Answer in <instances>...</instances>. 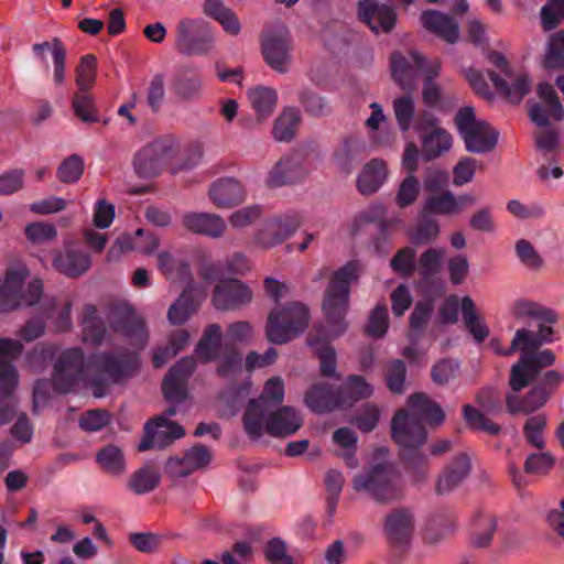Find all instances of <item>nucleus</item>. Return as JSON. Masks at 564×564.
Wrapping results in <instances>:
<instances>
[{"mask_svg": "<svg viewBox=\"0 0 564 564\" xmlns=\"http://www.w3.org/2000/svg\"><path fill=\"white\" fill-rule=\"evenodd\" d=\"M360 275V265L351 260L334 271L325 290L323 311L325 325L316 326L308 343L321 361V375L326 378L337 377L336 351L330 340L343 335L347 328L345 316L348 308L350 286Z\"/></svg>", "mask_w": 564, "mask_h": 564, "instance_id": "f257e3e1", "label": "nucleus"}, {"mask_svg": "<svg viewBox=\"0 0 564 564\" xmlns=\"http://www.w3.org/2000/svg\"><path fill=\"white\" fill-rule=\"evenodd\" d=\"M410 411L399 410L391 422V435L401 447L400 458L411 470L415 481L426 478L427 456L420 452L426 441L423 421L430 425H440L445 419L442 408L426 394L416 392L409 397Z\"/></svg>", "mask_w": 564, "mask_h": 564, "instance_id": "f03ea898", "label": "nucleus"}, {"mask_svg": "<svg viewBox=\"0 0 564 564\" xmlns=\"http://www.w3.org/2000/svg\"><path fill=\"white\" fill-rule=\"evenodd\" d=\"M372 392V387L361 376L349 375L337 389L326 382L312 384L305 392L304 403L312 412L322 414L351 408Z\"/></svg>", "mask_w": 564, "mask_h": 564, "instance_id": "7ed1b4c3", "label": "nucleus"}, {"mask_svg": "<svg viewBox=\"0 0 564 564\" xmlns=\"http://www.w3.org/2000/svg\"><path fill=\"white\" fill-rule=\"evenodd\" d=\"M139 367L138 355L129 350L94 354L89 360L91 370L89 387L93 394L96 398L105 397L111 384L132 377L138 372Z\"/></svg>", "mask_w": 564, "mask_h": 564, "instance_id": "20e7f679", "label": "nucleus"}, {"mask_svg": "<svg viewBox=\"0 0 564 564\" xmlns=\"http://www.w3.org/2000/svg\"><path fill=\"white\" fill-rule=\"evenodd\" d=\"M357 492H367L380 503L399 500L403 494L400 471L389 463H379L358 473L352 478Z\"/></svg>", "mask_w": 564, "mask_h": 564, "instance_id": "39448f33", "label": "nucleus"}, {"mask_svg": "<svg viewBox=\"0 0 564 564\" xmlns=\"http://www.w3.org/2000/svg\"><path fill=\"white\" fill-rule=\"evenodd\" d=\"M284 400V382L281 377L269 378L257 399H250L243 416V429L252 440L263 435V425L267 415L282 406Z\"/></svg>", "mask_w": 564, "mask_h": 564, "instance_id": "423d86ee", "label": "nucleus"}, {"mask_svg": "<svg viewBox=\"0 0 564 564\" xmlns=\"http://www.w3.org/2000/svg\"><path fill=\"white\" fill-rule=\"evenodd\" d=\"M310 322L308 308L299 302L271 311L265 326L267 339L275 345L291 341L301 335Z\"/></svg>", "mask_w": 564, "mask_h": 564, "instance_id": "0eeeda50", "label": "nucleus"}, {"mask_svg": "<svg viewBox=\"0 0 564 564\" xmlns=\"http://www.w3.org/2000/svg\"><path fill=\"white\" fill-rule=\"evenodd\" d=\"M29 270L24 264L11 265L7 269L6 278L0 286V311L10 312L22 305L32 306L42 296L43 283L39 279L32 280L23 292Z\"/></svg>", "mask_w": 564, "mask_h": 564, "instance_id": "6e6552de", "label": "nucleus"}, {"mask_svg": "<svg viewBox=\"0 0 564 564\" xmlns=\"http://www.w3.org/2000/svg\"><path fill=\"white\" fill-rule=\"evenodd\" d=\"M180 144L174 135L156 138L134 154L132 160L134 173L143 180L158 176L176 156Z\"/></svg>", "mask_w": 564, "mask_h": 564, "instance_id": "1a4fd4ad", "label": "nucleus"}, {"mask_svg": "<svg viewBox=\"0 0 564 564\" xmlns=\"http://www.w3.org/2000/svg\"><path fill=\"white\" fill-rule=\"evenodd\" d=\"M475 401L481 410L470 404L463 406V417L467 427L471 431L485 432L494 436L499 435L501 426L487 417L486 414L498 415L502 412L500 392L494 387H485L476 393Z\"/></svg>", "mask_w": 564, "mask_h": 564, "instance_id": "9d476101", "label": "nucleus"}, {"mask_svg": "<svg viewBox=\"0 0 564 564\" xmlns=\"http://www.w3.org/2000/svg\"><path fill=\"white\" fill-rule=\"evenodd\" d=\"M215 45V37L207 21L184 18L175 26V48L184 55H206Z\"/></svg>", "mask_w": 564, "mask_h": 564, "instance_id": "9b49d317", "label": "nucleus"}, {"mask_svg": "<svg viewBox=\"0 0 564 564\" xmlns=\"http://www.w3.org/2000/svg\"><path fill=\"white\" fill-rule=\"evenodd\" d=\"M91 370L85 368V358L80 348L64 350L55 361L52 384L58 393H69L77 389L80 381L87 382Z\"/></svg>", "mask_w": 564, "mask_h": 564, "instance_id": "f8f14e48", "label": "nucleus"}, {"mask_svg": "<svg viewBox=\"0 0 564 564\" xmlns=\"http://www.w3.org/2000/svg\"><path fill=\"white\" fill-rule=\"evenodd\" d=\"M262 55L265 63L275 72L284 74L292 61V39L284 26L267 31L261 41Z\"/></svg>", "mask_w": 564, "mask_h": 564, "instance_id": "ddd939ff", "label": "nucleus"}, {"mask_svg": "<svg viewBox=\"0 0 564 564\" xmlns=\"http://www.w3.org/2000/svg\"><path fill=\"white\" fill-rule=\"evenodd\" d=\"M555 356L552 350L545 349L530 354H522L521 358L511 367L509 386L519 392L535 381L544 367L552 366Z\"/></svg>", "mask_w": 564, "mask_h": 564, "instance_id": "4468645a", "label": "nucleus"}, {"mask_svg": "<svg viewBox=\"0 0 564 564\" xmlns=\"http://www.w3.org/2000/svg\"><path fill=\"white\" fill-rule=\"evenodd\" d=\"M390 59L392 78L406 91L415 89L419 74L425 75L432 64V59L425 58L415 51L408 54L394 52Z\"/></svg>", "mask_w": 564, "mask_h": 564, "instance_id": "2eb2a0df", "label": "nucleus"}, {"mask_svg": "<svg viewBox=\"0 0 564 564\" xmlns=\"http://www.w3.org/2000/svg\"><path fill=\"white\" fill-rule=\"evenodd\" d=\"M414 527V514L409 508H394L387 513L382 530L389 545L403 551L412 540Z\"/></svg>", "mask_w": 564, "mask_h": 564, "instance_id": "dca6fc26", "label": "nucleus"}, {"mask_svg": "<svg viewBox=\"0 0 564 564\" xmlns=\"http://www.w3.org/2000/svg\"><path fill=\"white\" fill-rule=\"evenodd\" d=\"M197 367L192 356L183 357L173 365L162 381L164 398L171 403H182L187 398V382Z\"/></svg>", "mask_w": 564, "mask_h": 564, "instance_id": "f3484780", "label": "nucleus"}, {"mask_svg": "<svg viewBox=\"0 0 564 564\" xmlns=\"http://www.w3.org/2000/svg\"><path fill=\"white\" fill-rule=\"evenodd\" d=\"M302 223L303 218L296 212L276 216L257 232L256 243L265 249L280 245L291 238Z\"/></svg>", "mask_w": 564, "mask_h": 564, "instance_id": "a211bd4d", "label": "nucleus"}, {"mask_svg": "<svg viewBox=\"0 0 564 564\" xmlns=\"http://www.w3.org/2000/svg\"><path fill=\"white\" fill-rule=\"evenodd\" d=\"M184 429L176 422L159 415L144 425V435L138 445L139 452L153 447L164 448L184 435Z\"/></svg>", "mask_w": 564, "mask_h": 564, "instance_id": "6ab92c4d", "label": "nucleus"}, {"mask_svg": "<svg viewBox=\"0 0 564 564\" xmlns=\"http://www.w3.org/2000/svg\"><path fill=\"white\" fill-rule=\"evenodd\" d=\"M386 208L382 204H372L359 213L355 218L356 225L377 224L379 235L375 239V248L378 253H387V246L392 232L400 229L402 220L398 217L386 219Z\"/></svg>", "mask_w": 564, "mask_h": 564, "instance_id": "aec40b11", "label": "nucleus"}, {"mask_svg": "<svg viewBox=\"0 0 564 564\" xmlns=\"http://www.w3.org/2000/svg\"><path fill=\"white\" fill-rule=\"evenodd\" d=\"M109 322L111 328L131 340L143 344L147 338L144 322L127 303L112 305Z\"/></svg>", "mask_w": 564, "mask_h": 564, "instance_id": "412c9836", "label": "nucleus"}, {"mask_svg": "<svg viewBox=\"0 0 564 564\" xmlns=\"http://www.w3.org/2000/svg\"><path fill=\"white\" fill-rule=\"evenodd\" d=\"M251 290L237 279L220 280L214 289L213 304L217 310L231 311L250 303Z\"/></svg>", "mask_w": 564, "mask_h": 564, "instance_id": "4be33fe9", "label": "nucleus"}, {"mask_svg": "<svg viewBox=\"0 0 564 564\" xmlns=\"http://www.w3.org/2000/svg\"><path fill=\"white\" fill-rule=\"evenodd\" d=\"M307 171L304 166V154L292 152L283 155L270 170L265 184L271 187H281L301 181Z\"/></svg>", "mask_w": 564, "mask_h": 564, "instance_id": "5701e85b", "label": "nucleus"}, {"mask_svg": "<svg viewBox=\"0 0 564 564\" xmlns=\"http://www.w3.org/2000/svg\"><path fill=\"white\" fill-rule=\"evenodd\" d=\"M358 18L375 33H389L395 25L397 13L393 8L372 0L358 1Z\"/></svg>", "mask_w": 564, "mask_h": 564, "instance_id": "b1692460", "label": "nucleus"}, {"mask_svg": "<svg viewBox=\"0 0 564 564\" xmlns=\"http://www.w3.org/2000/svg\"><path fill=\"white\" fill-rule=\"evenodd\" d=\"M212 453L203 444H196L185 452L183 457H171L166 462L165 470L172 477H185L196 469L203 468L209 464Z\"/></svg>", "mask_w": 564, "mask_h": 564, "instance_id": "393cba45", "label": "nucleus"}, {"mask_svg": "<svg viewBox=\"0 0 564 564\" xmlns=\"http://www.w3.org/2000/svg\"><path fill=\"white\" fill-rule=\"evenodd\" d=\"M303 424L302 416L292 406H280L270 412L263 425V432L275 437H284L297 432Z\"/></svg>", "mask_w": 564, "mask_h": 564, "instance_id": "a878e982", "label": "nucleus"}, {"mask_svg": "<svg viewBox=\"0 0 564 564\" xmlns=\"http://www.w3.org/2000/svg\"><path fill=\"white\" fill-rule=\"evenodd\" d=\"M171 91L181 101L196 100L202 95V77L197 67L181 66L173 76Z\"/></svg>", "mask_w": 564, "mask_h": 564, "instance_id": "bb28decb", "label": "nucleus"}, {"mask_svg": "<svg viewBox=\"0 0 564 564\" xmlns=\"http://www.w3.org/2000/svg\"><path fill=\"white\" fill-rule=\"evenodd\" d=\"M422 25L431 33L448 44H454L459 37L457 22L446 13L437 10H425L421 14Z\"/></svg>", "mask_w": 564, "mask_h": 564, "instance_id": "cd10ccee", "label": "nucleus"}, {"mask_svg": "<svg viewBox=\"0 0 564 564\" xmlns=\"http://www.w3.org/2000/svg\"><path fill=\"white\" fill-rule=\"evenodd\" d=\"M209 198L219 208H230L245 200L246 192L238 180L224 177L212 184Z\"/></svg>", "mask_w": 564, "mask_h": 564, "instance_id": "c85d7f7f", "label": "nucleus"}, {"mask_svg": "<svg viewBox=\"0 0 564 564\" xmlns=\"http://www.w3.org/2000/svg\"><path fill=\"white\" fill-rule=\"evenodd\" d=\"M90 264L91 259L87 252L70 247L56 252L53 259L54 269L68 278L83 275Z\"/></svg>", "mask_w": 564, "mask_h": 564, "instance_id": "c756f323", "label": "nucleus"}, {"mask_svg": "<svg viewBox=\"0 0 564 564\" xmlns=\"http://www.w3.org/2000/svg\"><path fill=\"white\" fill-rule=\"evenodd\" d=\"M50 51L53 58V80L55 85L59 86L65 80L66 73V46L61 39L54 37L52 41L42 43H34L32 52L34 56L41 61H46L45 52Z\"/></svg>", "mask_w": 564, "mask_h": 564, "instance_id": "7c9ffc66", "label": "nucleus"}, {"mask_svg": "<svg viewBox=\"0 0 564 564\" xmlns=\"http://www.w3.org/2000/svg\"><path fill=\"white\" fill-rule=\"evenodd\" d=\"M488 76L492 82L498 93L506 96V98L513 104H519L529 94L531 89V80L527 74H518L507 77L510 82L501 77L495 70H489Z\"/></svg>", "mask_w": 564, "mask_h": 564, "instance_id": "2f4dec72", "label": "nucleus"}, {"mask_svg": "<svg viewBox=\"0 0 564 564\" xmlns=\"http://www.w3.org/2000/svg\"><path fill=\"white\" fill-rule=\"evenodd\" d=\"M184 227L194 234L219 238L226 230L224 219L209 213H188L183 217Z\"/></svg>", "mask_w": 564, "mask_h": 564, "instance_id": "473e14b6", "label": "nucleus"}, {"mask_svg": "<svg viewBox=\"0 0 564 564\" xmlns=\"http://www.w3.org/2000/svg\"><path fill=\"white\" fill-rule=\"evenodd\" d=\"M470 468V459L467 454L456 456L438 477L436 492L440 495L451 492L469 475Z\"/></svg>", "mask_w": 564, "mask_h": 564, "instance_id": "72a5a7b5", "label": "nucleus"}, {"mask_svg": "<svg viewBox=\"0 0 564 564\" xmlns=\"http://www.w3.org/2000/svg\"><path fill=\"white\" fill-rule=\"evenodd\" d=\"M518 392L513 391L506 395V409L509 414H531L542 408L547 400L546 392H542L541 388L533 384L532 389L524 395L519 397Z\"/></svg>", "mask_w": 564, "mask_h": 564, "instance_id": "f704fd0d", "label": "nucleus"}, {"mask_svg": "<svg viewBox=\"0 0 564 564\" xmlns=\"http://www.w3.org/2000/svg\"><path fill=\"white\" fill-rule=\"evenodd\" d=\"M366 148V142L361 137L356 134L345 137L334 154L337 165L345 173H350L354 166L364 159Z\"/></svg>", "mask_w": 564, "mask_h": 564, "instance_id": "c9c22d12", "label": "nucleus"}, {"mask_svg": "<svg viewBox=\"0 0 564 564\" xmlns=\"http://www.w3.org/2000/svg\"><path fill=\"white\" fill-rule=\"evenodd\" d=\"M473 135L463 134L466 150L471 153H488L492 151L498 142L499 132L486 121L471 129Z\"/></svg>", "mask_w": 564, "mask_h": 564, "instance_id": "e433bc0d", "label": "nucleus"}, {"mask_svg": "<svg viewBox=\"0 0 564 564\" xmlns=\"http://www.w3.org/2000/svg\"><path fill=\"white\" fill-rule=\"evenodd\" d=\"M387 178V165L382 160L373 159L367 163L357 178V188L362 195L376 193Z\"/></svg>", "mask_w": 564, "mask_h": 564, "instance_id": "4c0bfd02", "label": "nucleus"}, {"mask_svg": "<svg viewBox=\"0 0 564 564\" xmlns=\"http://www.w3.org/2000/svg\"><path fill=\"white\" fill-rule=\"evenodd\" d=\"M83 340L91 345H100L107 334L105 321L98 315L97 308L93 304H86L82 317Z\"/></svg>", "mask_w": 564, "mask_h": 564, "instance_id": "58836bf2", "label": "nucleus"}, {"mask_svg": "<svg viewBox=\"0 0 564 564\" xmlns=\"http://www.w3.org/2000/svg\"><path fill=\"white\" fill-rule=\"evenodd\" d=\"M446 250L444 248H429L417 259L416 272L425 282L432 281L444 267Z\"/></svg>", "mask_w": 564, "mask_h": 564, "instance_id": "ea45409f", "label": "nucleus"}, {"mask_svg": "<svg viewBox=\"0 0 564 564\" xmlns=\"http://www.w3.org/2000/svg\"><path fill=\"white\" fill-rule=\"evenodd\" d=\"M497 529V520L491 513L477 511L473 518L471 544L478 549L488 547Z\"/></svg>", "mask_w": 564, "mask_h": 564, "instance_id": "a19ab883", "label": "nucleus"}, {"mask_svg": "<svg viewBox=\"0 0 564 564\" xmlns=\"http://www.w3.org/2000/svg\"><path fill=\"white\" fill-rule=\"evenodd\" d=\"M221 344V328L218 324H209L200 339L198 340L195 352L200 361L209 362L217 359Z\"/></svg>", "mask_w": 564, "mask_h": 564, "instance_id": "79ce46f5", "label": "nucleus"}, {"mask_svg": "<svg viewBox=\"0 0 564 564\" xmlns=\"http://www.w3.org/2000/svg\"><path fill=\"white\" fill-rule=\"evenodd\" d=\"M420 138L422 140V154L426 161L438 158L452 147L451 134L442 128L423 133Z\"/></svg>", "mask_w": 564, "mask_h": 564, "instance_id": "37998d69", "label": "nucleus"}, {"mask_svg": "<svg viewBox=\"0 0 564 564\" xmlns=\"http://www.w3.org/2000/svg\"><path fill=\"white\" fill-rule=\"evenodd\" d=\"M161 481V475L158 469L151 465H144L137 469L127 482V488L135 495H145L158 488Z\"/></svg>", "mask_w": 564, "mask_h": 564, "instance_id": "c03bdc74", "label": "nucleus"}, {"mask_svg": "<svg viewBox=\"0 0 564 564\" xmlns=\"http://www.w3.org/2000/svg\"><path fill=\"white\" fill-rule=\"evenodd\" d=\"M198 301L192 286H186L178 299L170 306L167 318L174 325H182L196 312Z\"/></svg>", "mask_w": 564, "mask_h": 564, "instance_id": "a18cd8bd", "label": "nucleus"}, {"mask_svg": "<svg viewBox=\"0 0 564 564\" xmlns=\"http://www.w3.org/2000/svg\"><path fill=\"white\" fill-rule=\"evenodd\" d=\"M96 462L100 468L111 475L121 476L126 471V458L120 447L107 444L96 454Z\"/></svg>", "mask_w": 564, "mask_h": 564, "instance_id": "49530a36", "label": "nucleus"}, {"mask_svg": "<svg viewBox=\"0 0 564 564\" xmlns=\"http://www.w3.org/2000/svg\"><path fill=\"white\" fill-rule=\"evenodd\" d=\"M462 316L465 327L473 335L477 343H481L489 335L488 326L481 322L480 317L476 313L475 303L470 296H464L462 299Z\"/></svg>", "mask_w": 564, "mask_h": 564, "instance_id": "de8ad7c7", "label": "nucleus"}, {"mask_svg": "<svg viewBox=\"0 0 564 564\" xmlns=\"http://www.w3.org/2000/svg\"><path fill=\"white\" fill-rule=\"evenodd\" d=\"M248 97L259 120L268 118L273 112L278 101L276 91L263 86L251 89Z\"/></svg>", "mask_w": 564, "mask_h": 564, "instance_id": "09e8293b", "label": "nucleus"}, {"mask_svg": "<svg viewBox=\"0 0 564 564\" xmlns=\"http://www.w3.org/2000/svg\"><path fill=\"white\" fill-rule=\"evenodd\" d=\"M301 121L300 112L296 108L285 109L274 121L273 137L278 141H291L299 128Z\"/></svg>", "mask_w": 564, "mask_h": 564, "instance_id": "8fccbe9b", "label": "nucleus"}, {"mask_svg": "<svg viewBox=\"0 0 564 564\" xmlns=\"http://www.w3.org/2000/svg\"><path fill=\"white\" fill-rule=\"evenodd\" d=\"M217 373L225 378L235 380L242 371V355L241 352L231 347L225 345L220 355H218Z\"/></svg>", "mask_w": 564, "mask_h": 564, "instance_id": "3c124183", "label": "nucleus"}, {"mask_svg": "<svg viewBox=\"0 0 564 564\" xmlns=\"http://www.w3.org/2000/svg\"><path fill=\"white\" fill-rule=\"evenodd\" d=\"M423 213L427 215H454L460 213L455 195L446 189L441 195H432L425 199Z\"/></svg>", "mask_w": 564, "mask_h": 564, "instance_id": "603ef678", "label": "nucleus"}, {"mask_svg": "<svg viewBox=\"0 0 564 564\" xmlns=\"http://www.w3.org/2000/svg\"><path fill=\"white\" fill-rule=\"evenodd\" d=\"M513 316L517 319L534 318L540 322L553 324L556 321V315L553 311L541 306L540 304L521 300L514 303L512 308Z\"/></svg>", "mask_w": 564, "mask_h": 564, "instance_id": "864d4df0", "label": "nucleus"}, {"mask_svg": "<svg viewBox=\"0 0 564 564\" xmlns=\"http://www.w3.org/2000/svg\"><path fill=\"white\" fill-rule=\"evenodd\" d=\"M441 70V62L437 58L432 59V64L424 75L422 88L423 102L429 107H434L441 99V87L434 82Z\"/></svg>", "mask_w": 564, "mask_h": 564, "instance_id": "5fc2aeb1", "label": "nucleus"}, {"mask_svg": "<svg viewBox=\"0 0 564 564\" xmlns=\"http://www.w3.org/2000/svg\"><path fill=\"white\" fill-rule=\"evenodd\" d=\"M440 224L437 219L423 213L412 234V241L415 245H429L435 241L440 235Z\"/></svg>", "mask_w": 564, "mask_h": 564, "instance_id": "6e6d98bb", "label": "nucleus"}, {"mask_svg": "<svg viewBox=\"0 0 564 564\" xmlns=\"http://www.w3.org/2000/svg\"><path fill=\"white\" fill-rule=\"evenodd\" d=\"M543 344L544 341L536 333L525 328H520L516 332L510 347L503 352L513 354L517 350H521L522 354L535 352Z\"/></svg>", "mask_w": 564, "mask_h": 564, "instance_id": "4d7b16f0", "label": "nucleus"}, {"mask_svg": "<svg viewBox=\"0 0 564 564\" xmlns=\"http://www.w3.org/2000/svg\"><path fill=\"white\" fill-rule=\"evenodd\" d=\"M299 101L305 112L312 117H323L329 113L330 107L324 97L310 88H303L299 93Z\"/></svg>", "mask_w": 564, "mask_h": 564, "instance_id": "13d9d810", "label": "nucleus"}, {"mask_svg": "<svg viewBox=\"0 0 564 564\" xmlns=\"http://www.w3.org/2000/svg\"><path fill=\"white\" fill-rule=\"evenodd\" d=\"M19 384V372L10 359L0 356V395L9 399L13 395Z\"/></svg>", "mask_w": 564, "mask_h": 564, "instance_id": "bf43d9fd", "label": "nucleus"}, {"mask_svg": "<svg viewBox=\"0 0 564 564\" xmlns=\"http://www.w3.org/2000/svg\"><path fill=\"white\" fill-rule=\"evenodd\" d=\"M55 310V304L50 302L42 315L34 316L30 318L25 325L19 330L18 335L25 341H32L44 334L45 330V319L50 318L53 311Z\"/></svg>", "mask_w": 564, "mask_h": 564, "instance_id": "052dcab7", "label": "nucleus"}, {"mask_svg": "<svg viewBox=\"0 0 564 564\" xmlns=\"http://www.w3.org/2000/svg\"><path fill=\"white\" fill-rule=\"evenodd\" d=\"M544 31L555 30L564 20V0H547L540 10Z\"/></svg>", "mask_w": 564, "mask_h": 564, "instance_id": "680f3d73", "label": "nucleus"}, {"mask_svg": "<svg viewBox=\"0 0 564 564\" xmlns=\"http://www.w3.org/2000/svg\"><path fill=\"white\" fill-rule=\"evenodd\" d=\"M546 69H564V31L554 33L544 58Z\"/></svg>", "mask_w": 564, "mask_h": 564, "instance_id": "e2e57ef3", "label": "nucleus"}, {"mask_svg": "<svg viewBox=\"0 0 564 564\" xmlns=\"http://www.w3.org/2000/svg\"><path fill=\"white\" fill-rule=\"evenodd\" d=\"M395 120L401 131H408L414 120V100L410 95L401 96L393 101Z\"/></svg>", "mask_w": 564, "mask_h": 564, "instance_id": "0e129e2a", "label": "nucleus"}, {"mask_svg": "<svg viewBox=\"0 0 564 564\" xmlns=\"http://www.w3.org/2000/svg\"><path fill=\"white\" fill-rule=\"evenodd\" d=\"M84 160L77 154L66 158L57 169V177L62 183L74 184L84 173Z\"/></svg>", "mask_w": 564, "mask_h": 564, "instance_id": "69168bd1", "label": "nucleus"}, {"mask_svg": "<svg viewBox=\"0 0 564 564\" xmlns=\"http://www.w3.org/2000/svg\"><path fill=\"white\" fill-rule=\"evenodd\" d=\"M389 316L386 304H377L370 312L366 333L373 338H381L388 330Z\"/></svg>", "mask_w": 564, "mask_h": 564, "instance_id": "338daca9", "label": "nucleus"}, {"mask_svg": "<svg viewBox=\"0 0 564 564\" xmlns=\"http://www.w3.org/2000/svg\"><path fill=\"white\" fill-rule=\"evenodd\" d=\"M97 59L93 54L84 55L76 67V84L80 91H87L95 82Z\"/></svg>", "mask_w": 564, "mask_h": 564, "instance_id": "774afa93", "label": "nucleus"}]
</instances>
